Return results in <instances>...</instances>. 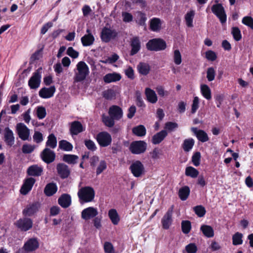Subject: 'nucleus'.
<instances>
[{"instance_id": "1", "label": "nucleus", "mask_w": 253, "mask_h": 253, "mask_svg": "<svg viewBox=\"0 0 253 253\" xmlns=\"http://www.w3.org/2000/svg\"><path fill=\"white\" fill-rule=\"evenodd\" d=\"M78 196L81 204L93 201L95 197V191L90 186H85L79 189Z\"/></svg>"}, {"instance_id": "2", "label": "nucleus", "mask_w": 253, "mask_h": 253, "mask_svg": "<svg viewBox=\"0 0 253 253\" xmlns=\"http://www.w3.org/2000/svg\"><path fill=\"white\" fill-rule=\"evenodd\" d=\"M77 70L75 77V81L77 82L84 80L89 73L88 67L84 61H80L77 64Z\"/></svg>"}, {"instance_id": "3", "label": "nucleus", "mask_w": 253, "mask_h": 253, "mask_svg": "<svg viewBox=\"0 0 253 253\" xmlns=\"http://www.w3.org/2000/svg\"><path fill=\"white\" fill-rule=\"evenodd\" d=\"M118 35V33L116 30L105 27L100 33V38L103 42L107 43L117 37Z\"/></svg>"}, {"instance_id": "4", "label": "nucleus", "mask_w": 253, "mask_h": 253, "mask_svg": "<svg viewBox=\"0 0 253 253\" xmlns=\"http://www.w3.org/2000/svg\"><path fill=\"white\" fill-rule=\"evenodd\" d=\"M147 146V143L144 141H134L131 143L129 148L131 153L138 155L144 153Z\"/></svg>"}, {"instance_id": "5", "label": "nucleus", "mask_w": 253, "mask_h": 253, "mask_svg": "<svg viewBox=\"0 0 253 253\" xmlns=\"http://www.w3.org/2000/svg\"><path fill=\"white\" fill-rule=\"evenodd\" d=\"M147 48L151 51H159L166 48V43L161 39H153L150 40L146 44Z\"/></svg>"}, {"instance_id": "6", "label": "nucleus", "mask_w": 253, "mask_h": 253, "mask_svg": "<svg viewBox=\"0 0 253 253\" xmlns=\"http://www.w3.org/2000/svg\"><path fill=\"white\" fill-rule=\"evenodd\" d=\"M211 9L212 13L218 18L221 24H224L226 22V14L224 8L221 3L213 4Z\"/></svg>"}, {"instance_id": "7", "label": "nucleus", "mask_w": 253, "mask_h": 253, "mask_svg": "<svg viewBox=\"0 0 253 253\" xmlns=\"http://www.w3.org/2000/svg\"><path fill=\"white\" fill-rule=\"evenodd\" d=\"M42 68L37 69L33 74L28 81V85L31 89H36L38 88L41 82Z\"/></svg>"}, {"instance_id": "8", "label": "nucleus", "mask_w": 253, "mask_h": 253, "mask_svg": "<svg viewBox=\"0 0 253 253\" xmlns=\"http://www.w3.org/2000/svg\"><path fill=\"white\" fill-rule=\"evenodd\" d=\"M96 140L100 146L106 147L111 144L112 137L109 133L103 131L97 135Z\"/></svg>"}, {"instance_id": "9", "label": "nucleus", "mask_w": 253, "mask_h": 253, "mask_svg": "<svg viewBox=\"0 0 253 253\" xmlns=\"http://www.w3.org/2000/svg\"><path fill=\"white\" fill-rule=\"evenodd\" d=\"M130 169L133 175L136 177L141 176L145 172L144 165L139 161H136L130 166Z\"/></svg>"}, {"instance_id": "10", "label": "nucleus", "mask_w": 253, "mask_h": 253, "mask_svg": "<svg viewBox=\"0 0 253 253\" xmlns=\"http://www.w3.org/2000/svg\"><path fill=\"white\" fill-rule=\"evenodd\" d=\"M39 247V243L37 238H32L25 243L22 248L25 253L35 251Z\"/></svg>"}, {"instance_id": "11", "label": "nucleus", "mask_w": 253, "mask_h": 253, "mask_svg": "<svg viewBox=\"0 0 253 253\" xmlns=\"http://www.w3.org/2000/svg\"><path fill=\"white\" fill-rule=\"evenodd\" d=\"M18 135L22 140H27L30 136V129L23 123H18L16 125Z\"/></svg>"}, {"instance_id": "12", "label": "nucleus", "mask_w": 253, "mask_h": 253, "mask_svg": "<svg viewBox=\"0 0 253 253\" xmlns=\"http://www.w3.org/2000/svg\"><path fill=\"white\" fill-rule=\"evenodd\" d=\"M17 228L22 231H27L33 226V221L29 218H22L17 220L15 223Z\"/></svg>"}, {"instance_id": "13", "label": "nucleus", "mask_w": 253, "mask_h": 253, "mask_svg": "<svg viewBox=\"0 0 253 253\" xmlns=\"http://www.w3.org/2000/svg\"><path fill=\"white\" fill-rule=\"evenodd\" d=\"M41 157L44 162L48 164L55 160L56 155L53 151L48 148H45L42 152Z\"/></svg>"}, {"instance_id": "14", "label": "nucleus", "mask_w": 253, "mask_h": 253, "mask_svg": "<svg viewBox=\"0 0 253 253\" xmlns=\"http://www.w3.org/2000/svg\"><path fill=\"white\" fill-rule=\"evenodd\" d=\"M57 172L62 179H65L69 177L71 170L69 167L64 163H59L56 166Z\"/></svg>"}, {"instance_id": "15", "label": "nucleus", "mask_w": 253, "mask_h": 253, "mask_svg": "<svg viewBox=\"0 0 253 253\" xmlns=\"http://www.w3.org/2000/svg\"><path fill=\"white\" fill-rule=\"evenodd\" d=\"M97 214L98 211L97 209L90 207L82 211L81 217L83 219L87 220L95 217Z\"/></svg>"}, {"instance_id": "16", "label": "nucleus", "mask_w": 253, "mask_h": 253, "mask_svg": "<svg viewBox=\"0 0 253 253\" xmlns=\"http://www.w3.org/2000/svg\"><path fill=\"white\" fill-rule=\"evenodd\" d=\"M35 182V179L33 177L26 178L21 188V193L23 195H26L28 194L29 192L31 190Z\"/></svg>"}, {"instance_id": "17", "label": "nucleus", "mask_w": 253, "mask_h": 253, "mask_svg": "<svg viewBox=\"0 0 253 253\" xmlns=\"http://www.w3.org/2000/svg\"><path fill=\"white\" fill-rule=\"evenodd\" d=\"M108 113L109 116L116 120H119L123 117V110L118 106L113 105L109 108Z\"/></svg>"}, {"instance_id": "18", "label": "nucleus", "mask_w": 253, "mask_h": 253, "mask_svg": "<svg viewBox=\"0 0 253 253\" xmlns=\"http://www.w3.org/2000/svg\"><path fill=\"white\" fill-rule=\"evenodd\" d=\"M84 128L79 121H74L71 124L70 128V133L72 135H76L84 131Z\"/></svg>"}, {"instance_id": "19", "label": "nucleus", "mask_w": 253, "mask_h": 253, "mask_svg": "<svg viewBox=\"0 0 253 253\" xmlns=\"http://www.w3.org/2000/svg\"><path fill=\"white\" fill-rule=\"evenodd\" d=\"M87 34L81 38V42L84 46H88L92 45L95 40L94 37L91 33L90 29L86 30Z\"/></svg>"}, {"instance_id": "20", "label": "nucleus", "mask_w": 253, "mask_h": 253, "mask_svg": "<svg viewBox=\"0 0 253 253\" xmlns=\"http://www.w3.org/2000/svg\"><path fill=\"white\" fill-rule=\"evenodd\" d=\"M39 208V204L38 203H33L29 204L23 211V214L26 216H32L38 211Z\"/></svg>"}, {"instance_id": "21", "label": "nucleus", "mask_w": 253, "mask_h": 253, "mask_svg": "<svg viewBox=\"0 0 253 253\" xmlns=\"http://www.w3.org/2000/svg\"><path fill=\"white\" fill-rule=\"evenodd\" d=\"M172 207L169 209L162 219L163 227L164 229L169 228L172 222Z\"/></svg>"}, {"instance_id": "22", "label": "nucleus", "mask_w": 253, "mask_h": 253, "mask_svg": "<svg viewBox=\"0 0 253 253\" xmlns=\"http://www.w3.org/2000/svg\"><path fill=\"white\" fill-rule=\"evenodd\" d=\"M191 130L200 141L205 142L209 140L207 133L204 130L198 129L197 127H192Z\"/></svg>"}, {"instance_id": "23", "label": "nucleus", "mask_w": 253, "mask_h": 253, "mask_svg": "<svg viewBox=\"0 0 253 253\" xmlns=\"http://www.w3.org/2000/svg\"><path fill=\"white\" fill-rule=\"evenodd\" d=\"M4 140L7 145L11 146L14 143V137L13 131L8 127L4 130Z\"/></svg>"}, {"instance_id": "24", "label": "nucleus", "mask_w": 253, "mask_h": 253, "mask_svg": "<svg viewBox=\"0 0 253 253\" xmlns=\"http://www.w3.org/2000/svg\"><path fill=\"white\" fill-rule=\"evenodd\" d=\"M58 204L63 208H68L71 204V197L69 194H63L58 199Z\"/></svg>"}, {"instance_id": "25", "label": "nucleus", "mask_w": 253, "mask_h": 253, "mask_svg": "<svg viewBox=\"0 0 253 253\" xmlns=\"http://www.w3.org/2000/svg\"><path fill=\"white\" fill-rule=\"evenodd\" d=\"M55 91L54 86H51L48 88L43 87L39 91V95L42 98H48L51 97Z\"/></svg>"}, {"instance_id": "26", "label": "nucleus", "mask_w": 253, "mask_h": 253, "mask_svg": "<svg viewBox=\"0 0 253 253\" xmlns=\"http://www.w3.org/2000/svg\"><path fill=\"white\" fill-rule=\"evenodd\" d=\"M42 171V168L37 165H33L29 167L27 170V174L29 175L33 176H39L41 175Z\"/></svg>"}, {"instance_id": "27", "label": "nucleus", "mask_w": 253, "mask_h": 253, "mask_svg": "<svg viewBox=\"0 0 253 253\" xmlns=\"http://www.w3.org/2000/svg\"><path fill=\"white\" fill-rule=\"evenodd\" d=\"M130 45L131 50L130 54V55H133L136 54L140 49V42L139 38L137 37L132 38Z\"/></svg>"}, {"instance_id": "28", "label": "nucleus", "mask_w": 253, "mask_h": 253, "mask_svg": "<svg viewBox=\"0 0 253 253\" xmlns=\"http://www.w3.org/2000/svg\"><path fill=\"white\" fill-rule=\"evenodd\" d=\"M167 135V131L166 130H162L153 136L152 142L154 144H158L160 143Z\"/></svg>"}, {"instance_id": "29", "label": "nucleus", "mask_w": 253, "mask_h": 253, "mask_svg": "<svg viewBox=\"0 0 253 253\" xmlns=\"http://www.w3.org/2000/svg\"><path fill=\"white\" fill-rule=\"evenodd\" d=\"M145 94L147 100L151 103H155L158 100L157 96L154 90L147 87L145 90Z\"/></svg>"}, {"instance_id": "30", "label": "nucleus", "mask_w": 253, "mask_h": 253, "mask_svg": "<svg viewBox=\"0 0 253 253\" xmlns=\"http://www.w3.org/2000/svg\"><path fill=\"white\" fill-rule=\"evenodd\" d=\"M121 76L119 74L114 73L106 74L103 77V81L106 83H110L120 81Z\"/></svg>"}, {"instance_id": "31", "label": "nucleus", "mask_w": 253, "mask_h": 253, "mask_svg": "<svg viewBox=\"0 0 253 253\" xmlns=\"http://www.w3.org/2000/svg\"><path fill=\"white\" fill-rule=\"evenodd\" d=\"M57 191V187L54 183L47 184L44 189V194L47 196H51Z\"/></svg>"}, {"instance_id": "32", "label": "nucleus", "mask_w": 253, "mask_h": 253, "mask_svg": "<svg viewBox=\"0 0 253 253\" xmlns=\"http://www.w3.org/2000/svg\"><path fill=\"white\" fill-rule=\"evenodd\" d=\"M161 27V21L158 18H153L150 21V28L154 32L160 31Z\"/></svg>"}, {"instance_id": "33", "label": "nucleus", "mask_w": 253, "mask_h": 253, "mask_svg": "<svg viewBox=\"0 0 253 253\" xmlns=\"http://www.w3.org/2000/svg\"><path fill=\"white\" fill-rule=\"evenodd\" d=\"M200 230L204 235L207 238H211L214 236L213 229L210 225H202L201 226Z\"/></svg>"}, {"instance_id": "34", "label": "nucleus", "mask_w": 253, "mask_h": 253, "mask_svg": "<svg viewBox=\"0 0 253 253\" xmlns=\"http://www.w3.org/2000/svg\"><path fill=\"white\" fill-rule=\"evenodd\" d=\"M108 216L114 225H117L120 221V217L116 210L112 209L109 211Z\"/></svg>"}, {"instance_id": "35", "label": "nucleus", "mask_w": 253, "mask_h": 253, "mask_svg": "<svg viewBox=\"0 0 253 253\" xmlns=\"http://www.w3.org/2000/svg\"><path fill=\"white\" fill-rule=\"evenodd\" d=\"M137 69L140 74L146 76L149 74L150 67L148 64L140 62L137 65Z\"/></svg>"}, {"instance_id": "36", "label": "nucleus", "mask_w": 253, "mask_h": 253, "mask_svg": "<svg viewBox=\"0 0 253 253\" xmlns=\"http://www.w3.org/2000/svg\"><path fill=\"white\" fill-rule=\"evenodd\" d=\"M190 188L187 186H185L180 188L178 192V196L182 201L186 200L190 194Z\"/></svg>"}, {"instance_id": "37", "label": "nucleus", "mask_w": 253, "mask_h": 253, "mask_svg": "<svg viewBox=\"0 0 253 253\" xmlns=\"http://www.w3.org/2000/svg\"><path fill=\"white\" fill-rule=\"evenodd\" d=\"M132 133L138 136H143L145 135L146 129L143 125H139L132 128Z\"/></svg>"}, {"instance_id": "38", "label": "nucleus", "mask_w": 253, "mask_h": 253, "mask_svg": "<svg viewBox=\"0 0 253 253\" xmlns=\"http://www.w3.org/2000/svg\"><path fill=\"white\" fill-rule=\"evenodd\" d=\"M78 156L75 155L65 154L63 156V161L69 164L74 165L77 163Z\"/></svg>"}, {"instance_id": "39", "label": "nucleus", "mask_w": 253, "mask_h": 253, "mask_svg": "<svg viewBox=\"0 0 253 253\" xmlns=\"http://www.w3.org/2000/svg\"><path fill=\"white\" fill-rule=\"evenodd\" d=\"M59 148L65 151H71L73 148L72 144L65 140H62L59 142Z\"/></svg>"}, {"instance_id": "40", "label": "nucleus", "mask_w": 253, "mask_h": 253, "mask_svg": "<svg viewBox=\"0 0 253 253\" xmlns=\"http://www.w3.org/2000/svg\"><path fill=\"white\" fill-rule=\"evenodd\" d=\"M46 146L52 149H54L57 146V139L54 134H49L47 137Z\"/></svg>"}, {"instance_id": "41", "label": "nucleus", "mask_w": 253, "mask_h": 253, "mask_svg": "<svg viewBox=\"0 0 253 253\" xmlns=\"http://www.w3.org/2000/svg\"><path fill=\"white\" fill-rule=\"evenodd\" d=\"M201 91L202 95L207 100L211 99V90L208 85L202 84L201 85Z\"/></svg>"}, {"instance_id": "42", "label": "nucleus", "mask_w": 253, "mask_h": 253, "mask_svg": "<svg viewBox=\"0 0 253 253\" xmlns=\"http://www.w3.org/2000/svg\"><path fill=\"white\" fill-rule=\"evenodd\" d=\"M195 143L193 138L186 139L184 140L182 147L184 151L189 152L192 149Z\"/></svg>"}, {"instance_id": "43", "label": "nucleus", "mask_w": 253, "mask_h": 253, "mask_svg": "<svg viewBox=\"0 0 253 253\" xmlns=\"http://www.w3.org/2000/svg\"><path fill=\"white\" fill-rule=\"evenodd\" d=\"M194 15V11L192 10L187 12L185 16L186 25L189 27H192L193 26V20Z\"/></svg>"}, {"instance_id": "44", "label": "nucleus", "mask_w": 253, "mask_h": 253, "mask_svg": "<svg viewBox=\"0 0 253 253\" xmlns=\"http://www.w3.org/2000/svg\"><path fill=\"white\" fill-rule=\"evenodd\" d=\"M199 173V171L192 167H188L185 169V175L192 178L197 177Z\"/></svg>"}, {"instance_id": "45", "label": "nucleus", "mask_w": 253, "mask_h": 253, "mask_svg": "<svg viewBox=\"0 0 253 253\" xmlns=\"http://www.w3.org/2000/svg\"><path fill=\"white\" fill-rule=\"evenodd\" d=\"M178 127V125L175 122H167L165 125L164 130H166L167 132H171L174 131Z\"/></svg>"}, {"instance_id": "46", "label": "nucleus", "mask_w": 253, "mask_h": 253, "mask_svg": "<svg viewBox=\"0 0 253 253\" xmlns=\"http://www.w3.org/2000/svg\"><path fill=\"white\" fill-rule=\"evenodd\" d=\"M191 229V222L189 220H183L181 222V229L183 233L188 234Z\"/></svg>"}, {"instance_id": "47", "label": "nucleus", "mask_w": 253, "mask_h": 253, "mask_svg": "<svg viewBox=\"0 0 253 253\" xmlns=\"http://www.w3.org/2000/svg\"><path fill=\"white\" fill-rule=\"evenodd\" d=\"M102 95L106 99L111 100L115 98L116 92L114 90L109 89L103 91Z\"/></svg>"}, {"instance_id": "48", "label": "nucleus", "mask_w": 253, "mask_h": 253, "mask_svg": "<svg viewBox=\"0 0 253 253\" xmlns=\"http://www.w3.org/2000/svg\"><path fill=\"white\" fill-rule=\"evenodd\" d=\"M243 234L239 232L236 233L232 237L233 244L234 245H241L243 243Z\"/></svg>"}, {"instance_id": "49", "label": "nucleus", "mask_w": 253, "mask_h": 253, "mask_svg": "<svg viewBox=\"0 0 253 253\" xmlns=\"http://www.w3.org/2000/svg\"><path fill=\"white\" fill-rule=\"evenodd\" d=\"M115 120V119H114L110 116H103V117H102V121H103V122L104 123V124L106 126L110 127H112L114 125V124H115L114 120Z\"/></svg>"}, {"instance_id": "50", "label": "nucleus", "mask_w": 253, "mask_h": 253, "mask_svg": "<svg viewBox=\"0 0 253 253\" xmlns=\"http://www.w3.org/2000/svg\"><path fill=\"white\" fill-rule=\"evenodd\" d=\"M231 34L233 35L234 39L236 41H239L242 38L241 31L237 27H234L232 28Z\"/></svg>"}, {"instance_id": "51", "label": "nucleus", "mask_w": 253, "mask_h": 253, "mask_svg": "<svg viewBox=\"0 0 253 253\" xmlns=\"http://www.w3.org/2000/svg\"><path fill=\"white\" fill-rule=\"evenodd\" d=\"M36 114L39 119H43L46 115L45 108L43 106H38L37 108Z\"/></svg>"}, {"instance_id": "52", "label": "nucleus", "mask_w": 253, "mask_h": 253, "mask_svg": "<svg viewBox=\"0 0 253 253\" xmlns=\"http://www.w3.org/2000/svg\"><path fill=\"white\" fill-rule=\"evenodd\" d=\"M215 76V71L213 67H210L207 69V78L209 82H211L214 80Z\"/></svg>"}, {"instance_id": "53", "label": "nucleus", "mask_w": 253, "mask_h": 253, "mask_svg": "<svg viewBox=\"0 0 253 253\" xmlns=\"http://www.w3.org/2000/svg\"><path fill=\"white\" fill-rule=\"evenodd\" d=\"M173 61L177 65L182 62L181 55L178 49H176L173 52Z\"/></svg>"}, {"instance_id": "54", "label": "nucleus", "mask_w": 253, "mask_h": 253, "mask_svg": "<svg viewBox=\"0 0 253 253\" xmlns=\"http://www.w3.org/2000/svg\"><path fill=\"white\" fill-rule=\"evenodd\" d=\"M195 213L199 217H203L206 213V210L202 206H197L194 208Z\"/></svg>"}, {"instance_id": "55", "label": "nucleus", "mask_w": 253, "mask_h": 253, "mask_svg": "<svg viewBox=\"0 0 253 253\" xmlns=\"http://www.w3.org/2000/svg\"><path fill=\"white\" fill-rule=\"evenodd\" d=\"M35 149V145L29 144H25L22 146V151L24 154H29L33 152Z\"/></svg>"}, {"instance_id": "56", "label": "nucleus", "mask_w": 253, "mask_h": 253, "mask_svg": "<svg viewBox=\"0 0 253 253\" xmlns=\"http://www.w3.org/2000/svg\"><path fill=\"white\" fill-rule=\"evenodd\" d=\"M200 159L201 153L199 152H197L194 154L192 157V161L195 166L197 167L200 165Z\"/></svg>"}, {"instance_id": "57", "label": "nucleus", "mask_w": 253, "mask_h": 253, "mask_svg": "<svg viewBox=\"0 0 253 253\" xmlns=\"http://www.w3.org/2000/svg\"><path fill=\"white\" fill-rule=\"evenodd\" d=\"M136 105L138 107H145V104L142 100L141 93L139 91H136L135 92Z\"/></svg>"}, {"instance_id": "58", "label": "nucleus", "mask_w": 253, "mask_h": 253, "mask_svg": "<svg viewBox=\"0 0 253 253\" xmlns=\"http://www.w3.org/2000/svg\"><path fill=\"white\" fill-rule=\"evenodd\" d=\"M242 23L253 30V18L252 17L250 16L244 17L242 19Z\"/></svg>"}, {"instance_id": "59", "label": "nucleus", "mask_w": 253, "mask_h": 253, "mask_svg": "<svg viewBox=\"0 0 253 253\" xmlns=\"http://www.w3.org/2000/svg\"><path fill=\"white\" fill-rule=\"evenodd\" d=\"M107 168L106 163L105 161L102 160L99 162V164L96 169V174H100Z\"/></svg>"}, {"instance_id": "60", "label": "nucleus", "mask_w": 253, "mask_h": 253, "mask_svg": "<svg viewBox=\"0 0 253 253\" xmlns=\"http://www.w3.org/2000/svg\"><path fill=\"white\" fill-rule=\"evenodd\" d=\"M104 249L106 253H114V249L112 243L106 242L104 245Z\"/></svg>"}, {"instance_id": "61", "label": "nucleus", "mask_w": 253, "mask_h": 253, "mask_svg": "<svg viewBox=\"0 0 253 253\" xmlns=\"http://www.w3.org/2000/svg\"><path fill=\"white\" fill-rule=\"evenodd\" d=\"M84 144L88 149L92 151H94L96 149V147L94 142L89 139L84 140Z\"/></svg>"}, {"instance_id": "62", "label": "nucleus", "mask_w": 253, "mask_h": 253, "mask_svg": "<svg viewBox=\"0 0 253 253\" xmlns=\"http://www.w3.org/2000/svg\"><path fill=\"white\" fill-rule=\"evenodd\" d=\"M185 250L188 253H196L197 247L194 243H190L186 246Z\"/></svg>"}, {"instance_id": "63", "label": "nucleus", "mask_w": 253, "mask_h": 253, "mask_svg": "<svg viewBox=\"0 0 253 253\" xmlns=\"http://www.w3.org/2000/svg\"><path fill=\"white\" fill-rule=\"evenodd\" d=\"M206 57L209 60L213 61L216 60L217 56L216 53L212 50H208L206 52Z\"/></svg>"}, {"instance_id": "64", "label": "nucleus", "mask_w": 253, "mask_h": 253, "mask_svg": "<svg viewBox=\"0 0 253 253\" xmlns=\"http://www.w3.org/2000/svg\"><path fill=\"white\" fill-rule=\"evenodd\" d=\"M123 21L126 23H128L132 21L133 16L131 14L127 12L122 13Z\"/></svg>"}]
</instances>
